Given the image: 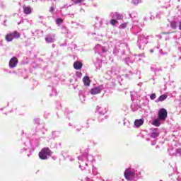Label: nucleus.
<instances>
[{
    "mask_svg": "<svg viewBox=\"0 0 181 181\" xmlns=\"http://www.w3.org/2000/svg\"><path fill=\"white\" fill-rule=\"evenodd\" d=\"M40 159L46 160L48 156H52V150L49 147H44L38 153Z\"/></svg>",
    "mask_w": 181,
    "mask_h": 181,
    "instance_id": "nucleus-1",
    "label": "nucleus"
},
{
    "mask_svg": "<svg viewBox=\"0 0 181 181\" xmlns=\"http://www.w3.org/2000/svg\"><path fill=\"white\" fill-rule=\"evenodd\" d=\"M21 37V33L17 30L7 33L5 36V40L7 42H12L13 39H19Z\"/></svg>",
    "mask_w": 181,
    "mask_h": 181,
    "instance_id": "nucleus-2",
    "label": "nucleus"
},
{
    "mask_svg": "<svg viewBox=\"0 0 181 181\" xmlns=\"http://www.w3.org/2000/svg\"><path fill=\"white\" fill-rule=\"evenodd\" d=\"M124 176L127 181H131L135 177V172L132 171L129 168L126 169L124 173Z\"/></svg>",
    "mask_w": 181,
    "mask_h": 181,
    "instance_id": "nucleus-3",
    "label": "nucleus"
},
{
    "mask_svg": "<svg viewBox=\"0 0 181 181\" xmlns=\"http://www.w3.org/2000/svg\"><path fill=\"white\" fill-rule=\"evenodd\" d=\"M166 118H168V111L162 108L158 111V119L160 121H165Z\"/></svg>",
    "mask_w": 181,
    "mask_h": 181,
    "instance_id": "nucleus-4",
    "label": "nucleus"
},
{
    "mask_svg": "<svg viewBox=\"0 0 181 181\" xmlns=\"http://www.w3.org/2000/svg\"><path fill=\"white\" fill-rule=\"evenodd\" d=\"M18 63H19L18 58L16 57H13L8 62L9 68L15 69V67H17Z\"/></svg>",
    "mask_w": 181,
    "mask_h": 181,
    "instance_id": "nucleus-5",
    "label": "nucleus"
},
{
    "mask_svg": "<svg viewBox=\"0 0 181 181\" xmlns=\"http://www.w3.org/2000/svg\"><path fill=\"white\" fill-rule=\"evenodd\" d=\"M74 68L75 70H81L83 68V63L79 61H76L74 63Z\"/></svg>",
    "mask_w": 181,
    "mask_h": 181,
    "instance_id": "nucleus-6",
    "label": "nucleus"
},
{
    "mask_svg": "<svg viewBox=\"0 0 181 181\" xmlns=\"http://www.w3.org/2000/svg\"><path fill=\"white\" fill-rule=\"evenodd\" d=\"M141 125H144V119H139L134 121V126L136 128H139V127H141Z\"/></svg>",
    "mask_w": 181,
    "mask_h": 181,
    "instance_id": "nucleus-7",
    "label": "nucleus"
},
{
    "mask_svg": "<svg viewBox=\"0 0 181 181\" xmlns=\"http://www.w3.org/2000/svg\"><path fill=\"white\" fill-rule=\"evenodd\" d=\"M101 93V88H93L90 90V94L95 95L97 94H100Z\"/></svg>",
    "mask_w": 181,
    "mask_h": 181,
    "instance_id": "nucleus-8",
    "label": "nucleus"
},
{
    "mask_svg": "<svg viewBox=\"0 0 181 181\" xmlns=\"http://www.w3.org/2000/svg\"><path fill=\"white\" fill-rule=\"evenodd\" d=\"M83 83H84V86H86V87H89L90 83V77H88V76H84V77L83 78Z\"/></svg>",
    "mask_w": 181,
    "mask_h": 181,
    "instance_id": "nucleus-9",
    "label": "nucleus"
},
{
    "mask_svg": "<svg viewBox=\"0 0 181 181\" xmlns=\"http://www.w3.org/2000/svg\"><path fill=\"white\" fill-rule=\"evenodd\" d=\"M23 12L25 15H30L32 13V8L30 6H23Z\"/></svg>",
    "mask_w": 181,
    "mask_h": 181,
    "instance_id": "nucleus-10",
    "label": "nucleus"
},
{
    "mask_svg": "<svg viewBox=\"0 0 181 181\" xmlns=\"http://www.w3.org/2000/svg\"><path fill=\"white\" fill-rule=\"evenodd\" d=\"M115 18H116V19L117 21H121L122 19H124V16L118 13H116L115 15H114Z\"/></svg>",
    "mask_w": 181,
    "mask_h": 181,
    "instance_id": "nucleus-11",
    "label": "nucleus"
},
{
    "mask_svg": "<svg viewBox=\"0 0 181 181\" xmlns=\"http://www.w3.org/2000/svg\"><path fill=\"white\" fill-rule=\"evenodd\" d=\"M152 125H154V127H160V122H159V119H156L152 122Z\"/></svg>",
    "mask_w": 181,
    "mask_h": 181,
    "instance_id": "nucleus-12",
    "label": "nucleus"
},
{
    "mask_svg": "<svg viewBox=\"0 0 181 181\" xmlns=\"http://www.w3.org/2000/svg\"><path fill=\"white\" fill-rule=\"evenodd\" d=\"M168 98V95H160L158 99V101H165V100H166Z\"/></svg>",
    "mask_w": 181,
    "mask_h": 181,
    "instance_id": "nucleus-13",
    "label": "nucleus"
},
{
    "mask_svg": "<svg viewBox=\"0 0 181 181\" xmlns=\"http://www.w3.org/2000/svg\"><path fill=\"white\" fill-rule=\"evenodd\" d=\"M151 138H158V136H159V133H158L156 132H153L151 133Z\"/></svg>",
    "mask_w": 181,
    "mask_h": 181,
    "instance_id": "nucleus-14",
    "label": "nucleus"
},
{
    "mask_svg": "<svg viewBox=\"0 0 181 181\" xmlns=\"http://www.w3.org/2000/svg\"><path fill=\"white\" fill-rule=\"evenodd\" d=\"M170 25L172 29H176V28H177V23L175 21L171 22Z\"/></svg>",
    "mask_w": 181,
    "mask_h": 181,
    "instance_id": "nucleus-15",
    "label": "nucleus"
},
{
    "mask_svg": "<svg viewBox=\"0 0 181 181\" xmlns=\"http://www.w3.org/2000/svg\"><path fill=\"white\" fill-rule=\"evenodd\" d=\"M45 40L47 43H53V42H54V39L52 37H47L45 38Z\"/></svg>",
    "mask_w": 181,
    "mask_h": 181,
    "instance_id": "nucleus-16",
    "label": "nucleus"
},
{
    "mask_svg": "<svg viewBox=\"0 0 181 181\" xmlns=\"http://www.w3.org/2000/svg\"><path fill=\"white\" fill-rule=\"evenodd\" d=\"M55 22L57 25H60V23H63V19L57 18Z\"/></svg>",
    "mask_w": 181,
    "mask_h": 181,
    "instance_id": "nucleus-17",
    "label": "nucleus"
},
{
    "mask_svg": "<svg viewBox=\"0 0 181 181\" xmlns=\"http://www.w3.org/2000/svg\"><path fill=\"white\" fill-rule=\"evenodd\" d=\"M110 23L112 25V26H115L116 23H118V21L115 19L110 20Z\"/></svg>",
    "mask_w": 181,
    "mask_h": 181,
    "instance_id": "nucleus-18",
    "label": "nucleus"
},
{
    "mask_svg": "<svg viewBox=\"0 0 181 181\" xmlns=\"http://www.w3.org/2000/svg\"><path fill=\"white\" fill-rule=\"evenodd\" d=\"M72 1L74 4H81V2H83V1L84 0H72Z\"/></svg>",
    "mask_w": 181,
    "mask_h": 181,
    "instance_id": "nucleus-19",
    "label": "nucleus"
},
{
    "mask_svg": "<svg viewBox=\"0 0 181 181\" xmlns=\"http://www.w3.org/2000/svg\"><path fill=\"white\" fill-rule=\"evenodd\" d=\"M150 98H151V100H155V98H156V94L152 93V94L150 95Z\"/></svg>",
    "mask_w": 181,
    "mask_h": 181,
    "instance_id": "nucleus-20",
    "label": "nucleus"
},
{
    "mask_svg": "<svg viewBox=\"0 0 181 181\" xmlns=\"http://www.w3.org/2000/svg\"><path fill=\"white\" fill-rule=\"evenodd\" d=\"M125 28H127V23H123V24L119 25L120 29H124Z\"/></svg>",
    "mask_w": 181,
    "mask_h": 181,
    "instance_id": "nucleus-21",
    "label": "nucleus"
},
{
    "mask_svg": "<svg viewBox=\"0 0 181 181\" xmlns=\"http://www.w3.org/2000/svg\"><path fill=\"white\" fill-rule=\"evenodd\" d=\"M134 5H138L139 4V0H132Z\"/></svg>",
    "mask_w": 181,
    "mask_h": 181,
    "instance_id": "nucleus-22",
    "label": "nucleus"
},
{
    "mask_svg": "<svg viewBox=\"0 0 181 181\" xmlns=\"http://www.w3.org/2000/svg\"><path fill=\"white\" fill-rule=\"evenodd\" d=\"M49 12H51L52 13H53V12H54V7H50V8H49Z\"/></svg>",
    "mask_w": 181,
    "mask_h": 181,
    "instance_id": "nucleus-23",
    "label": "nucleus"
},
{
    "mask_svg": "<svg viewBox=\"0 0 181 181\" xmlns=\"http://www.w3.org/2000/svg\"><path fill=\"white\" fill-rule=\"evenodd\" d=\"M76 75L81 77V76H83V74L81 72H77Z\"/></svg>",
    "mask_w": 181,
    "mask_h": 181,
    "instance_id": "nucleus-24",
    "label": "nucleus"
},
{
    "mask_svg": "<svg viewBox=\"0 0 181 181\" xmlns=\"http://www.w3.org/2000/svg\"><path fill=\"white\" fill-rule=\"evenodd\" d=\"M178 28H179V30H181V21H180L178 23Z\"/></svg>",
    "mask_w": 181,
    "mask_h": 181,
    "instance_id": "nucleus-25",
    "label": "nucleus"
},
{
    "mask_svg": "<svg viewBox=\"0 0 181 181\" xmlns=\"http://www.w3.org/2000/svg\"><path fill=\"white\" fill-rule=\"evenodd\" d=\"M151 53H153V49L150 50Z\"/></svg>",
    "mask_w": 181,
    "mask_h": 181,
    "instance_id": "nucleus-26",
    "label": "nucleus"
}]
</instances>
